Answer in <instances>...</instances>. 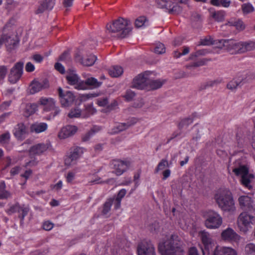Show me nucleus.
I'll return each instance as SVG.
<instances>
[{
	"instance_id": "obj_44",
	"label": "nucleus",
	"mask_w": 255,
	"mask_h": 255,
	"mask_svg": "<svg viewBox=\"0 0 255 255\" xmlns=\"http://www.w3.org/2000/svg\"><path fill=\"white\" fill-rule=\"evenodd\" d=\"M169 167V164L166 159H162L158 164L155 169V173H158L160 170H163L166 167Z\"/></svg>"
},
{
	"instance_id": "obj_48",
	"label": "nucleus",
	"mask_w": 255,
	"mask_h": 255,
	"mask_svg": "<svg viewBox=\"0 0 255 255\" xmlns=\"http://www.w3.org/2000/svg\"><path fill=\"white\" fill-rule=\"evenodd\" d=\"M10 138V133L6 131L0 135V143L3 145L6 144L9 141Z\"/></svg>"
},
{
	"instance_id": "obj_41",
	"label": "nucleus",
	"mask_w": 255,
	"mask_h": 255,
	"mask_svg": "<svg viewBox=\"0 0 255 255\" xmlns=\"http://www.w3.org/2000/svg\"><path fill=\"white\" fill-rule=\"evenodd\" d=\"M241 8L244 14H248L255 11L254 6L250 2L243 3L242 5Z\"/></svg>"
},
{
	"instance_id": "obj_38",
	"label": "nucleus",
	"mask_w": 255,
	"mask_h": 255,
	"mask_svg": "<svg viewBox=\"0 0 255 255\" xmlns=\"http://www.w3.org/2000/svg\"><path fill=\"white\" fill-rule=\"evenodd\" d=\"M148 20L145 16H139L135 21V25L136 27H144L148 25Z\"/></svg>"
},
{
	"instance_id": "obj_7",
	"label": "nucleus",
	"mask_w": 255,
	"mask_h": 255,
	"mask_svg": "<svg viewBox=\"0 0 255 255\" xmlns=\"http://www.w3.org/2000/svg\"><path fill=\"white\" fill-rule=\"evenodd\" d=\"M204 217L205 219V226L208 229H218L223 223V218L217 212L209 210L204 213Z\"/></svg>"
},
{
	"instance_id": "obj_25",
	"label": "nucleus",
	"mask_w": 255,
	"mask_h": 255,
	"mask_svg": "<svg viewBox=\"0 0 255 255\" xmlns=\"http://www.w3.org/2000/svg\"><path fill=\"white\" fill-rule=\"evenodd\" d=\"M48 128V125L45 123L36 122L32 124L30 127V131L39 133L45 131Z\"/></svg>"
},
{
	"instance_id": "obj_5",
	"label": "nucleus",
	"mask_w": 255,
	"mask_h": 255,
	"mask_svg": "<svg viewBox=\"0 0 255 255\" xmlns=\"http://www.w3.org/2000/svg\"><path fill=\"white\" fill-rule=\"evenodd\" d=\"M198 236L203 246L202 248L203 255H214L217 248L219 250L220 247L216 245V241L209 232L205 230L200 231Z\"/></svg>"
},
{
	"instance_id": "obj_40",
	"label": "nucleus",
	"mask_w": 255,
	"mask_h": 255,
	"mask_svg": "<svg viewBox=\"0 0 255 255\" xmlns=\"http://www.w3.org/2000/svg\"><path fill=\"white\" fill-rule=\"evenodd\" d=\"M85 149L82 147H77L70 153V155L74 159L78 160L80 157L83 154Z\"/></svg>"
},
{
	"instance_id": "obj_26",
	"label": "nucleus",
	"mask_w": 255,
	"mask_h": 255,
	"mask_svg": "<svg viewBox=\"0 0 255 255\" xmlns=\"http://www.w3.org/2000/svg\"><path fill=\"white\" fill-rule=\"evenodd\" d=\"M55 5V0H44L39 6L36 13L38 14L46 10H51Z\"/></svg>"
},
{
	"instance_id": "obj_17",
	"label": "nucleus",
	"mask_w": 255,
	"mask_h": 255,
	"mask_svg": "<svg viewBox=\"0 0 255 255\" xmlns=\"http://www.w3.org/2000/svg\"><path fill=\"white\" fill-rule=\"evenodd\" d=\"M221 236L223 240L230 242L234 241L237 242L240 241L241 238V237L231 228H228L223 230Z\"/></svg>"
},
{
	"instance_id": "obj_27",
	"label": "nucleus",
	"mask_w": 255,
	"mask_h": 255,
	"mask_svg": "<svg viewBox=\"0 0 255 255\" xmlns=\"http://www.w3.org/2000/svg\"><path fill=\"white\" fill-rule=\"evenodd\" d=\"M66 78L69 84L74 86L80 78L75 70L70 69L67 72Z\"/></svg>"
},
{
	"instance_id": "obj_53",
	"label": "nucleus",
	"mask_w": 255,
	"mask_h": 255,
	"mask_svg": "<svg viewBox=\"0 0 255 255\" xmlns=\"http://www.w3.org/2000/svg\"><path fill=\"white\" fill-rule=\"evenodd\" d=\"M156 3L158 7L164 8L170 5L171 1L168 0H156Z\"/></svg>"
},
{
	"instance_id": "obj_31",
	"label": "nucleus",
	"mask_w": 255,
	"mask_h": 255,
	"mask_svg": "<svg viewBox=\"0 0 255 255\" xmlns=\"http://www.w3.org/2000/svg\"><path fill=\"white\" fill-rule=\"evenodd\" d=\"M123 69L119 66H114L109 69V74L112 77H118L123 73Z\"/></svg>"
},
{
	"instance_id": "obj_15",
	"label": "nucleus",
	"mask_w": 255,
	"mask_h": 255,
	"mask_svg": "<svg viewBox=\"0 0 255 255\" xmlns=\"http://www.w3.org/2000/svg\"><path fill=\"white\" fill-rule=\"evenodd\" d=\"M51 147L49 142L40 143L32 146L29 149V154L31 155H40L44 153Z\"/></svg>"
},
{
	"instance_id": "obj_14",
	"label": "nucleus",
	"mask_w": 255,
	"mask_h": 255,
	"mask_svg": "<svg viewBox=\"0 0 255 255\" xmlns=\"http://www.w3.org/2000/svg\"><path fill=\"white\" fill-rule=\"evenodd\" d=\"M136 122L137 120L133 118L126 123L117 124L109 131V133L111 134L118 133L134 125Z\"/></svg>"
},
{
	"instance_id": "obj_20",
	"label": "nucleus",
	"mask_w": 255,
	"mask_h": 255,
	"mask_svg": "<svg viewBox=\"0 0 255 255\" xmlns=\"http://www.w3.org/2000/svg\"><path fill=\"white\" fill-rule=\"evenodd\" d=\"M13 133L17 139L22 140L26 137L28 131L26 126L23 124L20 123L15 126Z\"/></svg>"
},
{
	"instance_id": "obj_4",
	"label": "nucleus",
	"mask_w": 255,
	"mask_h": 255,
	"mask_svg": "<svg viewBox=\"0 0 255 255\" xmlns=\"http://www.w3.org/2000/svg\"><path fill=\"white\" fill-rule=\"evenodd\" d=\"M233 172L236 175L241 177V183L244 186L248 189L252 187L251 183L254 179V175L249 172L248 167L241 164L240 160H237L235 162Z\"/></svg>"
},
{
	"instance_id": "obj_28",
	"label": "nucleus",
	"mask_w": 255,
	"mask_h": 255,
	"mask_svg": "<svg viewBox=\"0 0 255 255\" xmlns=\"http://www.w3.org/2000/svg\"><path fill=\"white\" fill-rule=\"evenodd\" d=\"M214 255H237L236 251L232 248L220 247L219 250L217 248Z\"/></svg>"
},
{
	"instance_id": "obj_43",
	"label": "nucleus",
	"mask_w": 255,
	"mask_h": 255,
	"mask_svg": "<svg viewBox=\"0 0 255 255\" xmlns=\"http://www.w3.org/2000/svg\"><path fill=\"white\" fill-rule=\"evenodd\" d=\"M81 110L78 107H76L72 109L69 113H68V116L69 118H78L81 116Z\"/></svg>"
},
{
	"instance_id": "obj_42",
	"label": "nucleus",
	"mask_w": 255,
	"mask_h": 255,
	"mask_svg": "<svg viewBox=\"0 0 255 255\" xmlns=\"http://www.w3.org/2000/svg\"><path fill=\"white\" fill-rule=\"evenodd\" d=\"M115 179L114 178H110L106 181H103L101 179L100 177H96L94 180H91V181H90L89 183H90L92 184L104 183L113 184L115 183Z\"/></svg>"
},
{
	"instance_id": "obj_32",
	"label": "nucleus",
	"mask_w": 255,
	"mask_h": 255,
	"mask_svg": "<svg viewBox=\"0 0 255 255\" xmlns=\"http://www.w3.org/2000/svg\"><path fill=\"white\" fill-rule=\"evenodd\" d=\"M5 45L8 46H15L19 42L18 37L16 35L12 34L11 35H5Z\"/></svg>"
},
{
	"instance_id": "obj_39",
	"label": "nucleus",
	"mask_w": 255,
	"mask_h": 255,
	"mask_svg": "<svg viewBox=\"0 0 255 255\" xmlns=\"http://www.w3.org/2000/svg\"><path fill=\"white\" fill-rule=\"evenodd\" d=\"M5 184L4 182H1L0 183V199H3L9 197L11 194L5 190Z\"/></svg>"
},
{
	"instance_id": "obj_58",
	"label": "nucleus",
	"mask_w": 255,
	"mask_h": 255,
	"mask_svg": "<svg viewBox=\"0 0 255 255\" xmlns=\"http://www.w3.org/2000/svg\"><path fill=\"white\" fill-rule=\"evenodd\" d=\"M19 208V205L17 204H15L14 205H11L9 208L6 210V211L8 214L11 215L16 212L18 213Z\"/></svg>"
},
{
	"instance_id": "obj_51",
	"label": "nucleus",
	"mask_w": 255,
	"mask_h": 255,
	"mask_svg": "<svg viewBox=\"0 0 255 255\" xmlns=\"http://www.w3.org/2000/svg\"><path fill=\"white\" fill-rule=\"evenodd\" d=\"M206 60L205 59H201L198 61L193 62L192 64L186 65L187 68L191 69L192 68H195L203 66L205 64Z\"/></svg>"
},
{
	"instance_id": "obj_60",
	"label": "nucleus",
	"mask_w": 255,
	"mask_h": 255,
	"mask_svg": "<svg viewBox=\"0 0 255 255\" xmlns=\"http://www.w3.org/2000/svg\"><path fill=\"white\" fill-rule=\"evenodd\" d=\"M193 120L191 118H188L185 119H184L181 121V122L179 124V127L180 128H183L184 127H187L189 125L192 123Z\"/></svg>"
},
{
	"instance_id": "obj_36",
	"label": "nucleus",
	"mask_w": 255,
	"mask_h": 255,
	"mask_svg": "<svg viewBox=\"0 0 255 255\" xmlns=\"http://www.w3.org/2000/svg\"><path fill=\"white\" fill-rule=\"evenodd\" d=\"M210 3L217 7H228L231 4V1L229 0H210Z\"/></svg>"
},
{
	"instance_id": "obj_19",
	"label": "nucleus",
	"mask_w": 255,
	"mask_h": 255,
	"mask_svg": "<svg viewBox=\"0 0 255 255\" xmlns=\"http://www.w3.org/2000/svg\"><path fill=\"white\" fill-rule=\"evenodd\" d=\"M78 130V128L75 126L68 125L62 128L58 133L60 139H65L74 135Z\"/></svg>"
},
{
	"instance_id": "obj_9",
	"label": "nucleus",
	"mask_w": 255,
	"mask_h": 255,
	"mask_svg": "<svg viewBox=\"0 0 255 255\" xmlns=\"http://www.w3.org/2000/svg\"><path fill=\"white\" fill-rule=\"evenodd\" d=\"M130 165V161L128 160L115 159L111 163V168L113 169V173L117 176L122 175L127 171Z\"/></svg>"
},
{
	"instance_id": "obj_49",
	"label": "nucleus",
	"mask_w": 255,
	"mask_h": 255,
	"mask_svg": "<svg viewBox=\"0 0 255 255\" xmlns=\"http://www.w3.org/2000/svg\"><path fill=\"white\" fill-rule=\"evenodd\" d=\"M77 160L74 159L70 154L67 156L65 159V164L68 167L72 166L76 164Z\"/></svg>"
},
{
	"instance_id": "obj_34",
	"label": "nucleus",
	"mask_w": 255,
	"mask_h": 255,
	"mask_svg": "<svg viewBox=\"0 0 255 255\" xmlns=\"http://www.w3.org/2000/svg\"><path fill=\"white\" fill-rule=\"evenodd\" d=\"M149 83L147 87V90H155L160 88L163 83L160 80H152L149 78Z\"/></svg>"
},
{
	"instance_id": "obj_50",
	"label": "nucleus",
	"mask_w": 255,
	"mask_h": 255,
	"mask_svg": "<svg viewBox=\"0 0 255 255\" xmlns=\"http://www.w3.org/2000/svg\"><path fill=\"white\" fill-rule=\"evenodd\" d=\"M154 52L158 54L164 53L165 52V47L164 44L160 42L156 43L154 48Z\"/></svg>"
},
{
	"instance_id": "obj_18",
	"label": "nucleus",
	"mask_w": 255,
	"mask_h": 255,
	"mask_svg": "<svg viewBox=\"0 0 255 255\" xmlns=\"http://www.w3.org/2000/svg\"><path fill=\"white\" fill-rule=\"evenodd\" d=\"M75 58L77 61L86 66L93 65L97 60L96 56L91 53L86 54L83 57L79 54H76Z\"/></svg>"
},
{
	"instance_id": "obj_30",
	"label": "nucleus",
	"mask_w": 255,
	"mask_h": 255,
	"mask_svg": "<svg viewBox=\"0 0 255 255\" xmlns=\"http://www.w3.org/2000/svg\"><path fill=\"white\" fill-rule=\"evenodd\" d=\"M227 24L230 26H234L237 30L240 31L244 30L246 27L245 24L241 19H231L228 21Z\"/></svg>"
},
{
	"instance_id": "obj_59",
	"label": "nucleus",
	"mask_w": 255,
	"mask_h": 255,
	"mask_svg": "<svg viewBox=\"0 0 255 255\" xmlns=\"http://www.w3.org/2000/svg\"><path fill=\"white\" fill-rule=\"evenodd\" d=\"M112 205V201L109 200L106 202L104 205L102 213L106 215L110 211Z\"/></svg>"
},
{
	"instance_id": "obj_55",
	"label": "nucleus",
	"mask_w": 255,
	"mask_h": 255,
	"mask_svg": "<svg viewBox=\"0 0 255 255\" xmlns=\"http://www.w3.org/2000/svg\"><path fill=\"white\" fill-rule=\"evenodd\" d=\"M29 209L26 207H20L18 210L19 216L21 218V221H23L25 216L27 215Z\"/></svg>"
},
{
	"instance_id": "obj_16",
	"label": "nucleus",
	"mask_w": 255,
	"mask_h": 255,
	"mask_svg": "<svg viewBox=\"0 0 255 255\" xmlns=\"http://www.w3.org/2000/svg\"><path fill=\"white\" fill-rule=\"evenodd\" d=\"M219 48L229 51L234 50L239 52V42L234 39H222L219 40Z\"/></svg>"
},
{
	"instance_id": "obj_52",
	"label": "nucleus",
	"mask_w": 255,
	"mask_h": 255,
	"mask_svg": "<svg viewBox=\"0 0 255 255\" xmlns=\"http://www.w3.org/2000/svg\"><path fill=\"white\" fill-rule=\"evenodd\" d=\"M206 60L205 59H201L198 61L193 62L192 64L186 65L187 68L191 69L192 68H195L203 66L205 64Z\"/></svg>"
},
{
	"instance_id": "obj_23",
	"label": "nucleus",
	"mask_w": 255,
	"mask_h": 255,
	"mask_svg": "<svg viewBox=\"0 0 255 255\" xmlns=\"http://www.w3.org/2000/svg\"><path fill=\"white\" fill-rule=\"evenodd\" d=\"M30 92L33 94L48 87V81L46 80L41 81H33L30 85Z\"/></svg>"
},
{
	"instance_id": "obj_1",
	"label": "nucleus",
	"mask_w": 255,
	"mask_h": 255,
	"mask_svg": "<svg viewBox=\"0 0 255 255\" xmlns=\"http://www.w3.org/2000/svg\"><path fill=\"white\" fill-rule=\"evenodd\" d=\"M214 199L219 208L223 212L233 214L236 211L232 193L228 189H220L214 195Z\"/></svg>"
},
{
	"instance_id": "obj_64",
	"label": "nucleus",
	"mask_w": 255,
	"mask_h": 255,
	"mask_svg": "<svg viewBox=\"0 0 255 255\" xmlns=\"http://www.w3.org/2000/svg\"><path fill=\"white\" fill-rule=\"evenodd\" d=\"M135 96V93L131 90H128L127 91L126 94L125 95V98L128 101L131 100Z\"/></svg>"
},
{
	"instance_id": "obj_13",
	"label": "nucleus",
	"mask_w": 255,
	"mask_h": 255,
	"mask_svg": "<svg viewBox=\"0 0 255 255\" xmlns=\"http://www.w3.org/2000/svg\"><path fill=\"white\" fill-rule=\"evenodd\" d=\"M23 63L17 62L11 69L8 75V80L11 83L14 84L19 80L23 73Z\"/></svg>"
},
{
	"instance_id": "obj_62",
	"label": "nucleus",
	"mask_w": 255,
	"mask_h": 255,
	"mask_svg": "<svg viewBox=\"0 0 255 255\" xmlns=\"http://www.w3.org/2000/svg\"><path fill=\"white\" fill-rule=\"evenodd\" d=\"M97 104L100 107H105L108 104V100L107 98L98 99L97 100Z\"/></svg>"
},
{
	"instance_id": "obj_47",
	"label": "nucleus",
	"mask_w": 255,
	"mask_h": 255,
	"mask_svg": "<svg viewBox=\"0 0 255 255\" xmlns=\"http://www.w3.org/2000/svg\"><path fill=\"white\" fill-rule=\"evenodd\" d=\"M74 88L77 90H84L88 89L86 80L83 81L79 78L78 82L74 86Z\"/></svg>"
},
{
	"instance_id": "obj_37",
	"label": "nucleus",
	"mask_w": 255,
	"mask_h": 255,
	"mask_svg": "<svg viewBox=\"0 0 255 255\" xmlns=\"http://www.w3.org/2000/svg\"><path fill=\"white\" fill-rule=\"evenodd\" d=\"M101 130V128L97 126H95L93 127L91 129L86 133L84 135H83L82 139L84 141H86L90 139L91 137H92L96 132H97L99 130Z\"/></svg>"
},
{
	"instance_id": "obj_3",
	"label": "nucleus",
	"mask_w": 255,
	"mask_h": 255,
	"mask_svg": "<svg viewBox=\"0 0 255 255\" xmlns=\"http://www.w3.org/2000/svg\"><path fill=\"white\" fill-rule=\"evenodd\" d=\"M107 28L110 32L116 33L120 38L126 37L131 30L129 21L123 18H119L112 24H108Z\"/></svg>"
},
{
	"instance_id": "obj_33",
	"label": "nucleus",
	"mask_w": 255,
	"mask_h": 255,
	"mask_svg": "<svg viewBox=\"0 0 255 255\" xmlns=\"http://www.w3.org/2000/svg\"><path fill=\"white\" fill-rule=\"evenodd\" d=\"M225 12L223 10L210 11V16L218 22L222 21L225 19Z\"/></svg>"
},
{
	"instance_id": "obj_10",
	"label": "nucleus",
	"mask_w": 255,
	"mask_h": 255,
	"mask_svg": "<svg viewBox=\"0 0 255 255\" xmlns=\"http://www.w3.org/2000/svg\"><path fill=\"white\" fill-rule=\"evenodd\" d=\"M151 74L150 72L146 71L138 75L133 80L132 87L140 90H146Z\"/></svg>"
},
{
	"instance_id": "obj_57",
	"label": "nucleus",
	"mask_w": 255,
	"mask_h": 255,
	"mask_svg": "<svg viewBox=\"0 0 255 255\" xmlns=\"http://www.w3.org/2000/svg\"><path fill=\"white\" fill-rule=\"evenodd\" d=\"M85 111L87 113V116H89L95 114L96 113L97 110L93 107V104H90L85 106Z\"/></svg>"
},
{
	"instance_id": "obj_61",
	"label": "nucleus",
	"mask_w": 255,
	"mask_h": 255,
	"mask_svg": "<svg viewBox=\"0 0 255 255\" xmlns=\"http://www.w3.org/2000/svg\"><path fill=\"white\" fill-rule=\"evenodd\" d=\"M75 174L76 172L74 171L68 172L66 176L67 182L68 183L72 182L75 178Z\"/></svg>"
},
{
	"instance_id": "obj_8",
	"label": "nucleus",
	"mask_w": 255,
	"mask_h": 255,
	"mask_svg": "<svg viewBox=\"0 0 255 255\" xmlns=\"http://www.w3.org/2000/svg\"><path fill=\"white\" fill-rule=\"evenodd\" d=\"M255 222V217L246 212L241 213L237 219V225L239 230L244 233H247L252 228Z\"/></svg>"
},
{
	"instance_id": "obj_24",
	"label": "nucleus",
	"mask_w": 255,
	"mask_h": 255,
	"mask_svg": "<svg viewBox=\"0 0 255 255\" xmlns=\"http://www.w3.org/2000/svg\"><path fill=\"white\" fill-rule=\"evenodd\" d=\"M255 49V42L249 41L246 42H239V53H244Z\"/></svg>"
},
{
	"instance_id": "obj_22",
	"label": "nucleus",
	"mask_w": 255,
	"mask_h": 255,
	"mask_svg": "<svg viewBox=\"0 0 255 255\" xmlns=\"http://www.w3.org/2000/svg\"><path fill=\"white\" fill-rule=\"evenodd\" d=\"M38 103L43 107V110L45 112L50 111L55 108V101L52 98L41 97Z\"/></svg>"
},
{
	"instance_id": "obj_6",
	"label": "nucleus",
	"mask_w": 255,
	"mask_h": 255,
	"mask_svg": "<svg viewBox=\"0 0 255 255\" xmlns=\"http://www.w3.org/2000/svg\"><path fill=\"white\" fill-rule=\"evenodd\" d=\"M198 236L203 246L202 248L203 255H214L217 248L219 250L220 247L216 245V241L209 232L205 230L200 231Z\"/></svg>"
},
{
	"instance_id": "obj_21",
	"label": "nucleus",
	"mask_w": 255,
	"mask_h": 255,
	"mask_svg": "<svg viewBox=\"0 0 255 255\" xmlns=\"http://www.w3.org/2000/svg\"><path fill=\"white\" fill-rule=\"evenodd\" d=\"M239 205L244 210H252L254 209L255 206L253 200L251 197L243 195L238 199Z\"/></svg>"
},
{
	"instance_id": "obj_12",
	"label": "nucleus",
	"mask_w": 255,
	"mask_h": 255,
	"mask_svg": "<svg viewBox=\"0 0 255 255\" xmlns=\"http://www.w3.org/2000/svg\"><path fill=\"white\" fill-rule=\"evenodd\" d=\"M138 255H156L153 245L149 241H142L137 247Z\"/></svg>"
},
{
	"instance_id": "obj_63",
	"label": "nucleus",
	"mask_w": 255,
	"mask_h": 255,
	"mask_svg": "<svg viewBox=\"0 0 255 255\" xmlns=\"http://www.w3.org/2000/svg\"><path fill=\"white\" fill-rule=\"evenodd\" d=\"M30 59L37 63H40L43 61V57L41 55L36 54L32 55Z\"/></svg>"
},
{
	"instance_id": "obj_54",
	"label": "nucleus",
	"mask_w": 255,
	"mask_h": 255,
	"mask_svg": "<svg viewBox=\"0 0 255 255\" xmlns=\"http://www.w3.org/2000/svg\"><path fill=\"white\" fill-rule=\"evenodd\" d=\"M213 44V38L210 36L206 37L201 39L198 45L208 46Z\"/></svg>"
},
{
	"instance_id": "obj_56",
	"label": "nucleus",
	"mask_w": 255,
	"mask_h": 255,
	"mask_svg": "<svg viewBox=\"0 0 255 255\" xmlns=\"http://www.w3.org/2000/svg\"><path fill=\"white\" fill-rule=\"evenodd\" d=\"M241 81L234 79L227 84V88L229 89L233 90L237 88L241 84Z\"/></svg>"
},
{
	"instance_id": "obj_46",
	"label": "nucleus",
	"mask_w": 255,
	"mask_h": 255,
	"mask_svg": "<svg viewBox=\"0 0 255 255\" xmlns=\"http://www.w3.org/2000/svg\"><path fill=\"white\" fill-rule=\"evenodd\" d=\"M99 95L100 93L95 92L86 94H82L80 96V100L81 102H84L88 100V99L97 97Z\"/></svg>"
},
{
	"instance_id": "obj_2",
	"label": "nucleus",
	"mask_w": 255,
	"mask_h": 255,
	"mask_svg": "<svg viewBox=\"0 0 255 255\" xmlns=\"http://www.w3.org/2000/svg\"><path fill=\"white\" fill-rule=\"evenodd\" d=\"M158 250L161 255H182L184 252L182 242L176 235H172L167 241L160 242Z\"/></svg>"
},
{
	"instance_id": "obj_45",
	"label": "nucleus",
	"mask_w": 255,
	"mask_h": 255,
	"mask_svg": "<svg viewBox=\"0 0 255 255\" xmlns=\"http://www.w3.org/2000/svg\"><path fill=\"white\" fill-rule=\"evenodd\" d=\"M246 255H255V244L249 243L246 245L245 248Z\"/></svg>"
},
{
	"instance_id": "obj_35",
	"label": "nucleus",
	"mask_w": 255,
	"mask_h": 255,
	"mask_svg": "<svg viewBox=\"0 0 255 255\" xmlns=\"http://www.w3.org/2000/svg\"><path fill=\"white\" fill-rule=\"evenodd\" d=\"M86 81L88 89L98 88L102 84V82L98 81L93 77L88 78L86 79Z\"/></svg>"
},
{
	"instance_id": "obj_29",
	"label": "nucleus",
	"mask_w": 255,
	"mask_h": 255,
	"mask_svg": "<svg viewBox=\"0 0 255 255\" xmlns=\"http://www.w3.org/2000/svg\"><path fill=\"white\" fill-rule=\"evenodd\" d=\"M37 110V106L35 104H27L24 109L23 114L25 117H28L33 114Z\"/></svg>"
},
{
	"instance_id": "obj_11",
	"label": "nucleus",
	"mask_w": 255,
	"mask_h": 255,
	"mask_svg": "<svg viewBox=\"0 0 255 255\" xmlns=\"http://www.w3.org/2000/svg\"><path fill=\"white\" fill-rule=\"evenodd\" d=\"M58 94L62 107L67 108L72 106L75 100L74 94L69 91H63L59 88Z\"/></svg>"
}]
</instances>
